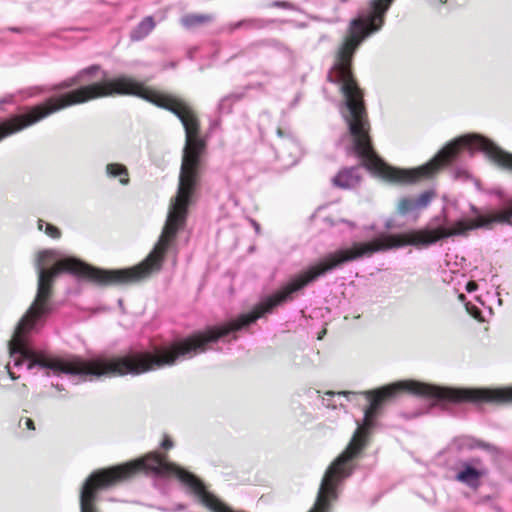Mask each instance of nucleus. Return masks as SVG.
<instances>
[{"instance_id": "obj_30", "label": "nucleus", "mask_w": 512, "mask_h": 512, "mask_svg": "<svg viewBox=\"0 0 512 512\" xmlns=\"http://www.w3.org/2000/svg\"><path fill=\"white\" fill-rule=\"evenodd\" d=\"M478 289V285L475 281H468L465 285V290L468 293L475 292Z\"/></svg>"}, {"instance_id": "obj_18", "label": "nucleus", "mask_w": 512, "mask_h": 512, "mask_svg": "<svg viewBox=\"0 0 512 512\" xmlns=\"http://www.w3.org/2000/svg\"><path fill=\"white\" fill-rule=\"evenodd\" d=\"M358 393L352 392V391H339V392H333V391H327L325 393V397H323V404L332 409H336L337 405L335 403H332L331 400L334 397H345L347 401H352Z\"/></svg>"}, {"instance_id": "obj_16", "label": "nucleus", "mask_w": 512, "mask_h": 512, "mask_svg": "<svg viewBox=\"0 0 512 512\" xmlns=\"http://www.w3.org/2000/svg\"><path fill=\"white\" fill-rule=\"evenodd\" d=\"M259 45L273 48L289 60L294 56L293 51L286 44L274 38L261 40Z\"/></svg>"}, {"instance_id": "obj_8", "label": "nucleus", "mask_w": 512, "mask_h": 512, "mask_svg": "<svg viewBox=\"0 0 512 512\" xmlns=\"http://www.w3.org/2000/svg\"><path fill=\"white\" fill-rule=\"evenodd\" d=\"M123 480H85L80 489V512H97L95 503L98 493L109 489Z\"/></svg>"}, {"instance_id": "obj_40", "label": "nucleus", "mask_w": 512, "mask_h": 512, "mask_svg": "<svg viewBox=\"0 0 512 512\" xmlns=\"http://www.w3.org/2000/svg\"><path fill=\"white\" fill-rule=\"evenodd\" d=\"M123 301L121 299L118 300V304L121 306Z\"/></svg>"}, {"instance_id": "obj_23", "label": "nucleus", "mask_w": 512, "mask_h": 512, "mask_svg": "<svg viewBox=\"0 0 512 512\" xmlns=\"http://www.w3.org/2000/svg\"><path fill=\"white\" fill-rule=\"evenodd\" d=\"M269 7L281 8L284 10H295L296 7L293 3L284 0H274L268 4Z\"/></svg>"}, {"instance_id": "obj_35", "label": "nucleus", "mask_w": 512, "mask_h": 512, "mask_svg": "<svg viewBox=\"0 0 512 512\" xmlns=\"http://www.w3.org/2000/svg\"><path fill=\"white\" fill-rule=\"evenodd\" d=\"M55 387V389H57L58 391H62L64 388L62 385H59V384H55L53 385Z\"/></svg>"}, {"instance_id": "obj_36", "label": "nucleus", "mask_w": 512, "mask_h": 512, "mask_svg": "<svg viewBox=\"0 0 512 512\" xmlns=\"http://www.w3.org/2000/svg\"><path fill=\"white\" fill-rule=\"evenodd\" d=\"M327 39L326 35H322L319 39V42L325 41Z\"/></svg>"}, {"instance_id": "obj_17", "label": "nucleus", "mask_w": 512, "mask_h": 512, "mask_svg": "<svg viewBox=\"0 0 512 512\" xmlns=\"http://www.w3.org/2000/svg\"><path fill=\"white\" fill-rule=\"evenodd\" d=\"M17 120H14V115L0 122V141L10 135L20 132Z\"/></svg>"}, {"instance_id": "obj_22", "label": "nucleus", "mask_w": 512, "mask_h": 512, "mask_svg": "<svg viewBox=\"0 0 512 512\" xmlns=\"http://www.w3.org/2000/svg\"><path fill=\"white\" fill-rule=\"evenodd\" d=\"M435 195L434 190H425L419 194L415 201L417 209L426 208Z\"/></svg>"}, {"instance_id": "obj_39", "label": "nucleus", "mask_w": 512, "mask_h": 512, "mask_svg": "<svg viewBox=\"0 0 512 512\" xmlns=\"http://www.w3.org/2000/svg\"><path fill=\"white\" fill-rule=\"evenodd\" d=\"M460 172H461L460 169H457L456 170V175L458 176L460 174Z\"/></svg>"}, {"instance_id": "obj_9", "label": "nucleus", "mask_w": 512, "mask_h": 512, "mask_svg": "<svg viewBox=\"0 0 512 512\" xmlns=\"http://www.w3.org/2000/svg\"><path fill=\"white\" fill-rule=\"evenodd\" d=\"M279 142L275 145L276 157L285 160L286 156L289 158L288 165L296 163V155L299 151V143L297 139L288 132H285L281 128L276 130Z\"/></svg>"}, {"instance_id": "obj_14", "label": "nucleus", "mask_w": 512, "mask_h": 512, "mask_svg": "<svg viewBox=\"0 0 512 512\" xmlns=\"http://www.w3.org/2000/svg\"><path fill=\"white\" fill-rule=\"evenodd\" d=\"M213 20V16L212 15H209V14H195V13H190V14H186L184 15L181 19H180V23L182 24L183 27H185L186 29H192L196 26H199V25H203V24H206V23H209Z\"/></svg>"}, {"instance_id": "obj_24", "label": "nucleus", "mask_w": 512, "mask_h": 512, "mask_svg": "<svg viewBox=\"0 0 512 512\" xmlns=\"http://www.w3.org/2000/svg\"><path fill=\"white\" fill-rule=\"evenodd\" d=\"M100 69H101V66H100V65H98V64H92V65H90V66H88V67H85V68H83V69L79 70V71H78V74L80 75L81 80H83L84 76H86V75H89V76H90V75H94V74H96L98 71H100Z\"/></svg>"}, {"instance_id": "obj_2", "label": "nucleus", "mask_w": 512, "mask_h": 512, "mask_svg": "<svg viewBox=\"0 0 512 512\" xmlns=\"http://www.w3.org/2000/svg\"><path fill=\"white\" fill-rule=\"evenodd\" d=\"M398 392H406L418 398L432 400L431 407L446 404L472 403H506L512 402V388L489 389L449 387L425 383L417 380H400L375 391L365 392L369 405L364 410L362 425H358L343 452L328 466L318 489L313 507L308 512H330L331 503L338 499V489L343 480L353 473L352 461L361 453L365 446V434L373 426V421L381 409L383 401L394 397ZM175 477L199 502L212 512H235L213 493L209 492L204 483L195 474L175 463Z\"/></svg>"}, {"instance_id": "obj_33", "label": "nucleus", "mask_w": 512, "mask_h": 512, "mask_svg": "<svg viewBox=\"0 0 512 512\" xmlns=\"http://www.w3.org/2000/svg\"><path fill=\"white\" fill-rule=\"evenodd\" d=\"M384 226L388 230L394 228L396 226L394 219L393 218L386 219Z\"/></svg>"}, {"instance_id": "obj_19", "label": "nucleus", "mask_w": 512, "mask_h": 512, "mask_svg": "<svg viewBox=\"0 0 512 512\" xmlns=\"http://www.w3.org/2000/svg\"><path fill=\"white\" fill-rule=\"evenodd\" d=\"M275 19L264 18H246L244 19V29L246 30H262L276 23Z\"/></svg>"}, {"instance_id": "obj_4", "label": "nucleus", "mask_w": 512, "mask_h": 512, "mask_svg": "<svg viewBox=\"0 0 512 512\" xmlns=\"http://www.w3.org/2000/svg\"><path fill=\"white\" fill-rule=\"evenodd\" d=\"M204 143L198 138V132L192 131L189 143L183 149L177 193L171 201L165 225L156 244L149 254L137 265L129 268L114 269L118 281L139 282L158 273L163 266L165 255L186 224L189 206L199 185V167Z\"/></svg>"}, {"instance_id": "obj_37", "label": "nucleus", "mask_w": 512, "mask_h": 512, "mask_svg": "<svg viewBox=\"0 0 512 512\" xmlns=\"http://www.w3.org/2000/svg\"><path fill=\"white\" fill-rule=\"evenodd\" d=\"M214 126H218L220 125V120H216L214 123H213Z\"/></svg>"}, {"instance_id": "obj_5", "label": "nucleus", "mask_w": 512, "mask_h": 512, "mask_svg": "<svg viewBox=\"0 0 512 512\" xmlns=\"http://www.w3.org/2000/svg\"><path fill=\"white\" fill-rule=\"evenodd\" d=\"M467 147L470 154L475 151L496 164L499 168L512 172V153L503 150L490 138L479 133H466L455 137L443 146L428 162L415 168L390 167L384 174V178L390 182L410 185L431 178L442 166L456 161L460 154V148ZM495 223L512 225V210L494 217H481L480 222L474 228H491Z\"/></svg>"}, {"instance_id": "obj_12", "label": "nucleus", "mask_w": 512, "mask_h": 512, "mask_svg": "<svg viewBox=\"0 0 512 512\" xmlns=\"http://www.w3.org/2000/svg\"><path fill=\"white\" fill-rule=\"evenodd\" d=\"M155 27L153 16L144 17L130 32L131 41H141L149 35Z\"/></svg>"}, {"instance_id": "obj_38", "label": "nucleus", "mask_w": 512, "mask_h": 512, "mask_svg": "<svg viewBox=\"0 0 512 512\" xmlns=\"http://www.w3.org/2000/svg\"><path fill=\"white\" fill-rule=\"evenodd\" d=\"M471 210L474 211V212L477 211V209H476V207L474 205H471Z\"/></svg>"}, {"instance_id": "obj_1", "label": "nucleus", "mask_w": 512, "mask_h": 512, "mask_svg": "<svg viewBox=\"0 0 512 512\" xmlns=\"http://www.w3.org/2000/svg\"><path fill=\"white\" fill-rule=\"evenodd\" d=\"M34 267L37 273V292L27 311L18 321L13 336L8 342L11 361L5 366L11 380L19 376L11 371L16 368L32 370L38 368L46 377L62 374L74 377L73 384L92 381L102 376H139L178 362L190 360L205 353L211 344V325L196 330L184 337H177L163 347L150 351L130 348L112 357L86 360L77 355L60 357L51 352L32 346L29 334L37 332L47 317L54 311L51 302L52 285L63 273L80 279H87L99 286L130 284L118 281L114 269L97 268L70 255H59L54 249L38 252Z\"/></svg>"}, {"instance_id": "obj_3", "label": "nucleus", "mask_w": 512, "mask_h": 512, "mask_svg": "<svg viewBox=\"0 0 512 512\" xmlns=\"http://www.w3.org/2000/svg\"><path fill=\"white\" fill-rule=\"evenodd\" d=\"M393 2L394 0H370L368 7L349 21L347 34L335 51L334 62L327 75L328 81L339 85L344 96L340 112L352 139L347 152L353 153L360 160L358 165L340 169L332 178L333 185L340 189L351 190L360 184L361 167L375 172L383 165V160L372 146L363 92L353 75L352 64L362 43L383 28L386 14Z\"/></svg>"}, {"instance_id": "obj_32", "label": "nucleus", "mask_w": 512, "mask_h": 512, "mask_svg": "<svg viewBox=\"0 0 512 512\" xmlns=\"http://www.w3.org/2000/svg\"><path fill=\"white\" fill-rule=\"evenodd\" d=\"M24 424H25L27 429L32 430V431L35 430V424H34V421L32 419L25 418L24 419Z\"/></svg>"}, {"instance_id": "obj_10", "label": "nucleus", "mask_w": 512, "mask_h": 512, "mask_svg": "<svg viewBox=\"0 0 512 512\" xmlns=\"http://www.w3.org/2000/svg\"><path fill=\"white\" fill-rule=\"evenodd\" d=\"M81 81L82 80L80 78V75L77 72L74 76L64 79L56 84L32 86L25 90H20L19 93L23 94L24 98H31V97H34V96L40 95V94H48L51 92H57V91L69 89V88L77 85Z\"/></svg>"}, {"instance_id": "obj_7", "label": "nucleus", "mask_w": 512, "mask_h": 512, "mask_svg": "<svg viewBox=\"0 0 512 512\" xmlns=\"http://www.w3.org/2000/svg\"><path fill=\"white\" fill-rule=\"evenodd\" d=\"M488 474L487 468L479 457H471L459 462L458 471L454 479L466 485L472 490H476L481 485V479Z\"/></svg>"}, {"instance_id": "obj_34", "label": "nucleus", "mask_w": 512, "mask_h": 512, "mask_svg": "<svg viewBox=\"0 0 512 512\" xmlns=\"http://www.w3.org/2000/svg\"><path fill=\"white\" fill-rule=\"evenodd\" d=\"M250 223H251L252 227L254 228L255 233L260 234V230H261L260 224L254 219H250Z\"/></svg>"}, {"instance_id": "obj_15", "label": "nucleus", "mask_w": 512, "mask_h": 512, "mask_svg": "<svg viewBox=\"0 0 512 512\" xmlns=\"http://www.w3.org/2000/svg\"><path fill=\"white\" fill-rule=\"evenodd\" d=\"M243 93H230L223 96L217 105L219 116L230 114L233 111V105L243 98Z\"/></svg>"}, {"instance_id": "obj_31", "label": "nucleus", "mask_w": 512, "mask_h": 512, "mask_svg": "<svg viewBox=\"0 0 512 512\" xmlns=\"http://www.w3.org/2000/svg\"><path fill=\"white\" fill-rule=\"evenodd\" d=\"M8 31L10 32H13V33H24L28 30H30L29 28H21V27H14V26H11V27H8L7 28Z\"/></svg>"}, {"instance_id": "obj_13", "label": "nucleus", "mask_w": 512, "mask_h": 512, "mask_svg": "<svg viewBox=\"0 0 512 512\" xmlns=\"http://www.w3.org/2000/svg\"><path fill=\"white\" fill-rule=\"evenodd\" d=\"M105 173L108 178L120 177L119 182L121 185L126 186L129 184L128 169L121 163H109L105 167Z\"/></svg>"}, {"instance_id": "obj_28", "label": "nucleus", "mask_w": 512, "mask_h": 512, "mask_svg": "<svg viewBox=\"0 0 512 512\" xmlns=\"http://www.w3.org/2000/svg\"><path fill=\"white\" fill-rule=\"evenodd\" d=\"M470 440H471V442L469 444L470 449H475V448L482 449L483 445H485V443H486L485 441L476 439V438H471Z\"/></svg>"}, {"instance_id": "obj_21", "label": "nucleus", "mask_w": 512, "mask_h": 512, "mask_svg": "<svg viewBox=\"0 0 512 512\" xmlns=\"http://www.w3.org/2000/svg\"><path fill=\"white\" fill-rule=\"evenodd\" d=\"M37 228L39 231H43L48 237L54 240H58L61 238V230L57 226L45 222L42 219L37 220Z\"/></svg>"}, {"instance_id": "obj_20", "label": "nucleus", "mask_w": 512, "mask_h": 512, "mask_svg": "<svg viewBox=\"0 0 512 512\" xmlns=\"http://www.w3.org/2000/svg\"><path fill=\"white\" fill-rule=\"evenodd\" d=\"M417 206L414 200L410 198H402L397 205V213L401 216L407 217L415 213L414 218H417Z\"/></svg>"}, {"instance_id": "obj_26", "label": "nucleus", "mask_w": 512, "mask_h": 512, "mask_svg": "<svg viewBox=\"0 0 512 512\" xmlns=\"http://www.w3.org/2000/svg\"><path fill=\"white\" fill-rule=\"evenodd\" d=\"M159 446L164 450H169L174 447V442L168 435L165 434Z\"/></svg>"}, {"instance_id": "obj_6", "label": "nucleus", "mask_w": 512, "mask_h": 512, "mask_svg": "<svg viewBox=\"0 0 512 512\" xmlns=\"http://www.w3.org/2000/svg\"><path fill=\"white\" fill-rule=\"evenodd\" d=\"M106 75L107 73L103 72L105 78L103 82L82 85L60 95L48 97L40 104L27 107L23 112L15 114L14 120H17L22 131L68 107L114 95L138 97L164 110L165 107H170L174 101L170 97L151 92L142 82L125 74L112 78H106Z\"/></svg>"}, {"instance_id": "obj_25", "label": "nucleus", "mask_w": 512, "mask_h": 512, "mask_svg": "<svg viewBox=\"0 0 512 512\" xmlns=\"http://www.w3.org/2000/svg\"><path fill=\"white\" fill-rule=\"evenodd\" d=\"M482 450L487 451L491 455H493L495 458L502 455L501 449L494 444L486 442L485 445H483Z\"/></svg>"}, {"instance_id": "obj_41", "label": "nucleus", "mask_w": 512, "mask_h": 512, "mask_svg": "<svg viewBox=\"0 0 512 512\" xmlns=\"http://www.w3.org/2000/svg\"><path fill=\"white\" fill-rule=\"evenodd\" d=\"M440 3H444L446 2V0H438Z\"/></svg>"}, {"instance_id": "obj_29", "label": "nucleus", "mask_w": 512, "mask_h": 512, "mask_svg": "<svg viewBox=\"0 0 512 512\" xmlns=\"http://www.w3.org/2000/svg\"><path fill=\"white\" fill-rule=\"evenodd\" d=\"M244 28V19L230 23L228 25L229 32H234L237 29Z\"/></svg>"}, {"instance_id": "obj_11", "label": "nucleus", "mask_w": 512, "mask_h": 512, "mask_svg": "<svg viewBox=\"0 0 512 512\" xmlns=\"http://www.w3.org/2000/svg\"><path fill=\"white\" fill-rule=\"evenodd\" d=\"M182 106L181 102L176 100L173 101L170 107H165V110L171 112L173 115L177 117V119L181 122L185 134H187V142L190 141V134L193 132H199V124L198 120L193 114L186 115L180 108Z\"/></svg>"}, {"instance_id": "obj_27", "label": "nucleus", "mask_w": 512, "mask_h": 512, "mask_svg": "<svg viewBox=\"0 0 512 512\" xmlns=\"http://www.w3.org/2000/svg\"><path fill=\"white\" fill-rule=\"evenodd\" d=\"M185 505L182 504V503H177L175 504L172 508L168 509V508H164V507H158V509L162 512H178V511H182L185 509Z\"/></svg>"}]
</instances>
